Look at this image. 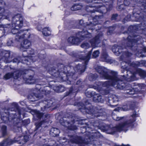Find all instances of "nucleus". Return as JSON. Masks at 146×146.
I'll list each match as a JSON object with an SVG mask.
<instances>
[{"mask_svg":"<svg viewBox=\"0 0 146 146\" xmlns=\"http://www.w3.org/2000/svg\"><path fill=\"white\" fill-rule=\"evenodd\" d=\"M97 71L100 74V77L104 78L109 79L110 81L103 82H99L97 84V90L98 91H101L103 94H106L108 92H105L104 93L102 91L104 90L110 86H113L115 88L121 89L123 88V85H120L119 84L121 81L126 79L127 81L130 82L137 80L136 77V74L128 71L127 72V74L126 78L125 75H123L122 78L117 75V72L111 71H109L106 68L99 66Z\"/></svg>","mask_w":146,"mask_h":146,"instance_id":"1","label":"nucleus"},{"mask_svg":"<svg viewBox=\"0 0 146 146\" xmlns=\"http://www.w3.org/2000/svg\"><path fill=\"white\" fill-rule=\"evenodd\" d=\"M23 25V19L20 15L17 14L13 18L11 32L13 34H16V39L18 40V41H20L21 39L23 38L24 37L26 38L29 37L25 36H27L29 34V33L27 31H24L20 30L19 32H18V30Z\"/></svg>","mask_w":146,"mask_h":146,"instance_id":"2","label":"nucleus"},{"mask_svg":"<svg viewBox=\"0 0 146 146\" xmlns=\"http://www.w3.org/2000/svg\"><path fill=\"white\" fill-rule=\"evenodd\" d=\"M135 114H133L130 117L129 120L127 121L119 124L113 128V129L117 131H126L127 129L130 127H132V124L135 120Z\"/></svg>","mask_w":146,"mask_h":146,"instance_id":"3","label":"nucleus"},{"mask_svg":"<svg viewBox=\"0 0 146 146\" xmlns=\"http://www.w3.org/2000/svg\"><path fill=\"white\" fill-rule=\"evenodd\" d=\"M145 87V85L143 83L136 84L134 83L131 85L129 84L126 87L127 90H129V91L127 92L126 93L130 95H133L139 89H144Z\"/></svg>","mask_w":146,"mask_h":146,"instance_id":"4","label":"nucleus"},{"mask_svg":"<svg viewBox=\"0 0 146 146\" xmlns=\"http://www.w3.org/2000/svg\"><path fill=\"white\" fill-rule=\"evenodd\" d=\"M102 34L101 33L99 35H97L95 38L90 40V42L92 46L93 47L100 46L101 44H99L100 43V40L102 38Z\"/></svg>","mask_w":146,"mask_h":146,"instance_id":"5","label":"nucleus"},{"mask_svg":"<svg viewBox=\"0 0 146 146\" xmlns=\"http://www.w3.org/2000/svg\"><path fill=\"white\" fill-rule=\"evenodd\" d=\"M100 17L98 16H96L92 20V21H90L89 23L88 22H87V28H88L89 29L92 30L93 28H92L94 25H96L98 23V21L100 19Z\"/></svg>","mask_w":146,"mask_h":146,"instance_id":"6","label":"nucleus"},{"mask_svg":"<svg viewBox=\"0 0 146 146\" xmlns=\"http://www.w3.org/2000/svg\"><path fill=\"white\" fill-rule=\"evenodd\" d=\"M136 38L135 35H133V36H129L127 38V39L128 40L127 43V46H128L131 47L133 49V46L134 45L136 44V42L138 41L137 39L139 38Z\"/></svg>","mask_w":146,"mask_h":146,"instance_id":"7","label":"nucleus"},{"mask_svg":"<svg viewBox=\"0 0 146 146\" xmlns=\"http://www.w3.org/2000/svg\"><path fill=\"white\" fill-rule=\"evenodd\" d=\"M31 45V42L27 40H25L23 42L21 43L20 46L19 47L20 50L23 51L24 53L26 52L25 50L24 49L29 48Z\"/></svg>","mask_w":146,"mask_h":146,"instance_id":"8","label":"nucleus"},{"mask_svg":"<svg viewBox=\"0 0 146 146\" xmlns=\"http://www.w3.org/2000/svg\"><path fill=\"white\" fill-rule=\"evenodd\" d=\"M63 119H61L60 121V123L61 124L64 126L67 127L68 129L72 130H75L76 129V126L73 125V122H71L70 123L68 121H62Z\"/></svg>","mask_w":146,"mask_h":146,"instance_id":"9","label":"nucleus"},{"mask_svg":"<svg viewBox=\"0 0 146 146\" xmlns=\"http://www.w3.org/2000/svg\"><path fill=\"white\" fill-rule=\"evenodd\" d=\"M20 72L19 71L17 70L13 73H7L4 76V78L5 79L7 80L13 77L14 79H17L20 75Z\"/></svg>","mask_w":146,"mask_h":146,"instance_id":"10","label":"nucleus"},{"mask_svg":"<svg viewBox=\"0 0 146 146\" xmlns=\"http://www.w3.org/2000/svg\"><path fill=\"white\" fill-rule=\"evenodd\" d=\"M68 42L73 44H77L81 41L80 39L78 38L74 37H70L68 39Z\"/></svg>","mask_w":146,"mask_h":146,"instance_id":"11","label":"nucleus"},{"mask_svg":"<svg viewBox=\"0 0 146 146\" xmlns=\"http://www.w3.org/2000/svg\"><path fill=\"white\" fill-rule=\"evenodd\" d=\"M112 50L114 53L116 55H119L121 52V47L114 45L112 48Z\"/></svg>","mask_w":146,"mask_h":146,"instance_id":"12","label":"nucleus"},{"mask_svg":"<svg viewBox=\"0 0 146 146\" xmlns=\"http://www.w3.org/2000/svg\"><path fill=\"white\" fill-rule=\"evenodd\" d=\"M70 142L75 143L76 144H80L83 142L81 138L79 137H72L70 140Z\"/></svg>","mask_w":146,"mask_h":146,"instance_id":"13","label":"nucleus"},{"mask_svg":"<svg viewBox=\"0 0 146 146\" xmlns=\"http://www.w3.org/2000/svg\"><path fill=\"white\" fill-rule=\"evenodd\" d=\"M15 142V141L9 139H6L0 143V146H7Z\"/></svg>","mask_w":146,"mask_h":146,"instance_id":"14","label":"nucleus"},{"mask_svg":"<svg viewBox=\"0 0 146 146\" xmlns=\"http://www.w3.org/2000/svg\"><path fill=\"white\" fill-rule=\"evenodd\" d=\"M59 133V131L56 128H52L50 131V135L53 137H55Z\"/></svg>","mask_w":146,"mask_h":146,"instance_id":"15","label":"nucleus"},{"mask_svg":"<svg viewBox=\"0 0 146 146\" xmlns=\"http://www.w3.org/2000/svg\"><path fill=\"white\" fill-rule=\"evenodd\" d=\"M132 65L133 67L137 66H145L146 67V61L144 60H141L140 62H137L135 63H133Z\"/></svg>","mask_w":146,"mask_h":146,"instance_id":"16","label":"nucleus"},{"mask_svg":"<svg viewBox=\"0 0 146 146\" xmlns=\"http://www.w3.org/2000/svg\"><path fill=\"white\" fill-rule=\"evenodd\" d=\"M51 30L48 27H45L42 29V34L45 36H48L50 35Z\"/></svg>","mask_w":146,"mask_h":146,"instance_id":"17","label":"nucleus"},{"mask_svg":"<svg viewBox=\"0 0 146 146\" xmlns=\"http://www.w3.org/2000/svg\"><path fill=\"white\" fill-rule=\"evenodd\" d=\"M94 101L96 102H101L102 103L104 102L101 96L99 94L95 95L93 98Z\"/></svg>","mask_w":146,"mask_h":146,"instance_id":"18","label":"nucleus"},{"mask_svg":"<svg viewBox=\"0 0 146 146\" xmlns=\"http://www.w3.org/2000/svg\"><path fill=\"white\" fill-rule=\"evenodd\" d=\"M92 53V50L88 52L86 56H84L82 58V59L85 60V64L86 65L87 64L88 61L90 59Z\"/></svg>","mask_w":146,"mask_h":146,"instance_id":"19","label":"nucleus"},{"mask_svg":"<svg viewBox=\"0 0 146 146\" xmlns=\"http://www.w3.org/2000/svg\"><path fill=\"white\" fill-rule=\"evenodd\" d=\"M79 33L80 35L82 36V37L90 38L92 36L91 34L88 33L87 31L85 32L82 31Z\"/></svg>","mask_w":146,"mask_h":146,"instance_id":"20","label":"nucleus"},{"mask_svg":"<svg viewBox=\"0 0 146 146\" xmlns=\"http://www.w3.org/2000/svg\"><path fill=\"white\" fill-rule=\"evenodd\" d=\"M26 83L29 84H33L35 82V80L32 76H30L26 80Z\"/></svg>","mask_w":146,"mask_h":146,"instance_id":"21","label":"nucleus"},{"mask_svg":"<svg viewBox=\"0 0 146 146\" xmlns=\"http://www.w3.org/2000/svg\"><path fill=\"white\" fill-rule=\"evenodd\" d=\"M130 65H131V64L129 63H127L125 62H123L121 63V68L123 70L127 71L128 66Z\"/></svg>","mask_w":146,"mask_h":146,"instance_id":"22","label":"nucleus"},{"mask_svg":"<svg viewBox=\"0 0 146 146\" xmlns=\"http://www.w3.org/2000/svg\"><path fill=\"white\" fill-rule=\"evenodd\" d=\"M4 9L3 8H1L0 7V19H8L9 18V17L7 15H6V14L4 13V15H3L2 16V15L1 13H2L4 11Z\"/></svg>","mask_w":146,"mask_h":146,"instance_id":"23","label":"nucleus"},{"mask_svg":"<svg viewBox=\"0 0 146 146\" xmlns=\"http://www.w3.org/2000/svg\"><path fill=\"white\" fill-rule=\"evenodd\" d=\"M137 71L139 75L142 78H144L146 76V73L145 71L140 69H138Z\"/></svg>","mask_w":146,"mask_h":146,"instance_id":"24","label":"nucleus"},{"mask_svg":"<svg viewBox=\"0 0 146 146\" xmlns=\"http://www.w3.org/2000/svg\"><path fill=\"white\" fill-rule=\"evenodd\" d=\"M131 109V107L129 104L124 105L122 107V110L124 111H126Z\"/></svg>","mask_w":146,"mask_h":146,"instance_id":"25","label":"nucleus"},{"mask_svg":"<svg viewBox=\"0 0 146 146\" xmlns=\"http://www.w3.org/2000/svg\"><path fill=\"white\" fill-rule=\"evenodd\" d=\"M34 112L35 113V115L39 119L42 117V113H40L38 111L36 110H34Z\"/></svg>","mask_w":146,"mask_h":146,"instance_id":"26","label":"nucleus"},{"mask_svg":"<svg viewBox=\"0 0 146 146\" xmlns=\"http://www.w3.org/2000/svg\"><path fill=\"white\" fill-rule=\"evenodd\" d=\"M102 58H104V60L106 61H108V56L107 53L106 52H103L102 54Z\"/></svg>","mask_w":146,"mask_h":146,"instance_id":"27","label":"nucleus"},{"mask_svg":"<svg viewBox=\"0 0 146 146\" xmlns=\"http://www.w3.org/2000/svg\"><path fill=\"white\" fill-rule=\"evenodd\" d=\"M81 47L82 48H88L90 46V45L87 42H84L81 45Z\"/></svg>","mask_w":146,"mask_h":146,"instance_id":"28","label":"nucleus"},{"mask_svg":"<svg viewBox=\"0 0 146 146\" xmlns=\"http://www.w3.org/2000/svg\"><path fill=\"white\" fill-rule=\"evenodd\" d=\"M130 1L131 0H125L124 1V3L125 5L126 6H129V5H130V6H133V5L131 4V3L132 2H133L132 1H131V4L130 3Z\"/></svg>","mask_w":146,"mask_h":146,"instance_id":"29","label":"nucleus"},{"mask_svg":"<svg viewBox=\"0 0 146 146\" xmlns=\"http://www.w3.org/2000/svg\"><path fill=\"white\" fill-rule=\"evenodd\" d=\"M100 52L98 50L94 51L92 54V56L93 58H96L99 56Z\"/></svg>","mask_w":146,"mask_h":146,"instance_id":"30","label":"nucleus"},{"mask_svg":"<svg viewBox=\"0 0 146 146\" xmlns=\"http://www.w3.org/2000/svg\"><path fill=\"white\" fill-rule=\"evenodd\" d=\"M97 77V76H95V75L91 74L89 76V79L90 81H93L95 80Z\"/></svg>","mask_w":146,"mask_h":146,"instance_id":"31","label":"nucleus"},{"mask_svg":"<svg viewBox=\"0 0 146 146\" xmlns=\"http://www.w3.org/2000/svg\"><path fill=\"white\" fill-rule=\"evenodd\" d=\"M114 30V29L113 27H110L109 29V30L107 32V35H111Z\"/></svg>","mask_w":146,"mask_h":146,"instance_id":"32","label":"nucleus"},{"mask_svg":"<svg viewBox=\"0 0 146 146\" xmlns=\"http://www.w3.org/2000/svg\"><path fill=\"white\" fill-rule=\"evenodd\" d=\"M112 99L113 101V102H117L118 101V97L115 95H113L112 96Z\"/></svg>","mask_w":146,"mask_h":146,"instance_id":"33","label":"nucleus"},{"mask_svg":"<svg viewBox=\"0 0 146 146\" xmlns=\"http://www.w3.org/2000/svg\"><path fill=\"white\" fill-rule=\"evenodd\" d=\"M6 127L5 126H3L2 127V133L3 135H5L6 133Z\"/></svg>","mask_w":146,"mask_h":146,"instance_id":"34","label":"nucleus"},{"mask_svg":"<svg viewBox=\"0 0 146 146\" xmlns=\"http://www.w3.org/2000/svg\"><path fill=\"white\" fill-rule=\"evenodd\" d=\"M113 118L114 119L116 120V121H118L119 120H120L123 118H124V117H116L115 116H113Z\"/></svg>","mask_w":146,"mask_h":146,"instance_id":"35","label":"nucleus"},{"mask_svg":"<svg viewBox=\"0 0 146 146\" xmlns=\"http://www.w3.org/2000/svg\"><path fill=\"white\" fill-rule=\"evenodd\" d=\"M58 88H59V90H58L56 91L58 92H63L64 91V88L63 87H59Z\"/></svg>","mask_w":146,"mask_h":146,"instance_id":"36","label":"nucleus"},{"mask_svg":"<svg viewBox=\"0 0 146 146\" xmlns=\"http://www.w3.org/2000/svg\"><path fill=\"white\" fill-rule=\"evenodd\" d=\"M20 59V57H18V58H15L13 61V62H20V60L19 59Z\"/></svg>","mask_w":146,"mask_h":146,"instance_id":"37","label":"nucleus"},{"mask_svg":"<svg viewBox=\"0 0 146 146\" xmlns=\"http://www.w3.org/2000/svg\"><path fill=\"white\" fill-rule=\"evenodd\" d=\"M24 141L25 142H26L29 140V137L27 136H25L23 137Z\"/></svg>","mask_w":146,"mask_h":146,"instance_id":"38","label":"nucleus"},{"mask_svg":"<svg viewBox=\"0 0 146 146\" xmlns=\"http://www.w3.org/2000/svg\"><path fill=\"white\" fill-rule=\"evenodd\" d=\"M133 15L136 18H137V19H138V20H137V21H140V19H139V14H137V13H134L133 14Z\"/></svg>","mask_w":146,"mask_h":146,"instance_id":"39","label":"nucleus"},{"mask_svg":"<svg viewBox=\"0 0 146 146\" xmlns=\"http://www.w3.org/2000/svg\"><path fill=\"white\" fill-rule=\"evenodd\" d=\"M123 4L121 5H120L118 7V8L120 10H121L123 9L124 8L123 7Z\"/></svg>","mask_w":146,"mask_h":146,"instance_id":"40","label":"nucleus"},{"mask_svg":"<svg viewBox=\"0 0 146 146\" xmlns=\"http://www.w3.org/2000/svg\"><path fill=\"white\" fill-rule=\"evenodd\" d=\"M131 55V53H130V52H127V53H126L125 54V55L126 56H130Z\"/></svg>","mask_w":146,"mask_h":146,"instance_id":"41","label":"nucleus"},{"mask_svg":"<svg viewBox=\"0 0 146 146\" xmlns=\"http://www.w3.org/2000/svg\"><path fill=\"white\" fill-rule=\"evenodd\" d=\"M10 56L9 53H7L6 54V60H7L8 58Z\"/></svg>","mask_w":146,"mask_h":146,"instance_id":"42","label":"nucleus"},{"mask_svg":"<svg viewBox=\"0 0 146 146\" xmlns=\"http://www.w3.org/2000/svg\"><path fill=\"white\" fill-rule=\"evenodd\" d=\"M121 108L120 107L117 108H116L114 109V111H119V110H121Z\"/></svg>","mask_w":146,"mask_h":146,"instance_id":"43","label":"nucleus"},{"mask_svg":"<svg viewBox=\"0 0 146 146\" xmlns=\"http://www.w3.org/2000/svg\"><path fill=\"white\" fill-rule=\"evenodd\" d=\"M76 6H74L72 8H71V10H78V9H76Z\"/></svg>","mask_w":146,"mask_h":146,"instance_id":"44","label":"nucleus"},{"mask_svg":"<svg viewBox=\"0 0 146 146\" xmlns=\"http://www.w3.org/2000/svg\"><path fill=\"white\" fill-rule=\"evenodd\" d=\"M4 30L3 26L0 24V30Z\"/></svg>","mask_w":146,"mask_h":146,"instance_id":"45","label":"nucleus"},{"mask_svg":"<svg viewBox=\"0 0 146 146\" xmlns=\"http://www.w3.org/2000/svg\"><path fill=\"white\" fill-rule=\"evenodd\" d=\"M142 49L143 50V52H146V47H144L143 48H142Z\"/></svg>","mask_w":146,"mask_h":146,"instance_id":"46","label":"nucleus"},{"mask_svg":"<svg viewBox=\"0 0 146 146\" xmlns=\"http://www.w3.org/2000/svg\"><path fill=\"white\" fill-rule=\"evenodd\" d=\"M41 125V123H39L38 125H36V127L37 128H38L39 126H40Z\"/></svg>","mask_w":146,"mask_h":146,"instance_id":"47","label":"nucleus"},{"mask_svg":"<svg viewBox=\"0 0 146 146\" xmlns=\"http://www.w3.org/2000/svg\"><path fill=\"white\" fill-rule=\"evenodd\" d=\"M116 17V15H113L111 18L112 20L114 19Z\"/></svg>","mask_w":146,"mask_h":146,"instance_id":"48","label":"nucleus"},{"mask_svg":"<svg viewBox=\"0 0 146 146\" xmlns=\"http://www.w3.org/2000/svg\"><path fill=\"white\" fill-rule=\"evenodd\" d=\"M10 42H11V44H9V42H7V44L8 46H11L12 44V41L11 40L10 41Z\"/></svg>","mask_w":146,"mask_h":146,"instance_id":"49","label":"nucleus"},{"mask_svg":"<svg viewBox=\"0 0 146 146\" xmlns=\"http://www.w3.org/2000/svg\"><path fill=\"white\" fill-rule=\"evenodd\" d=\"M46 143H45L44 144H43L42 145H47V146H55V145H46Z\"/></svg>","mask_w":146,"mask_h":146,"instance_id":"50","label":"nucleus"},{"mask_svg":"<svg viewBox=\"0 0 146 146\" xmlns=\"http://www.w3.org/2000/svg\"><path fill=\"white\" fill-rule=\"evenodd\" d=\"M143 33L145 35H146V30L143 31Z\"/></svg>","mask_w":146,"mask_h":146,"instance_id":"51","label":"nucleus"},{"mask_svg":"<svg viewBox=\"0 0 146 146\" xmlns=\"http://www.w3.org/2000/svg\"><path fill=\"white\" fill-rule=\"evenodd\" d=\"M145 9L144 10V11L145 12H146V7H145Z\"/></svg>","mask_w":146,"mask_h":146,"instance_id":"52","label":"nucleus"},{"mask_svg":"<svg viewBox=\"0 0 146 146\" xmlns=\"http://www.w3.org/2000/svg\"><path fill=\"white\" fill-rule=\"evenodd\" d=\"M24 53H23V56L24 57H26V56H24V55H24Z\"/></svg>","mask_w":146,"mask_h":146,"instance_id":"53","label":"nucleus"},{"mask_svg":"<svg viewBox=\"0 0 146 146\" xmlns=\"http://www.w3.org/2000/svg\"><path fill=\"white\" fill-rule=\"evenodd\" d=\"M139 53H142V52H139Z\"/></svg>","mask_w":146,"mask_h":146,"instance_id":"54","label":"nucleus"},{"mask_svg":"<svg viewBox=\"0 0 146 146\" xmlns=\"http://www.w3.org/2000/svg\"><path fill=\"white\" fill-rule=\"evenodd\" d=\"M90 96H88V97H90Z\"/></svg>","mask_w":146,"mask_h":146,"instance_id":"55","label":"nucleus"},{"mask_svg":"<svg viewBox=\"0 0 146 146\" xmlns=\"http://www.w3.org/2000/svg\"><path fill=\"white\" fill-rule=\"evenodd\" d=\"M82 21V20H81L80 21Z\"/></svg>","mask_w":146,"mask_h":146,"instance_id":"56","label":"nucleus"},{"mask_svg":"<svg viewBox=\"0 0 146 146\" xmlns=\"http://www.w3.org/2000/svg\"><path fill=\"white\" fill-rule=\"evenodd\" d=\"M3 58H4V57H3V58H2L3 59Z\"/></svg>","mask_w":146,"mask_h":146,"instance_id":"57","label":"nucleus"},{"mask_svg":"<svg viewBox=\"0 0 146 146\" xmlns=\"http://www.w3.org/2000/svg\"><path fill=\"white\" fill-rule=\"evenodd\" d=\"M121 85H122V84L121 83Z\"/></svg>","mask_w":146,"mask_h":146,"instance_id":"58","label":"nucleus"}]
</instances>
